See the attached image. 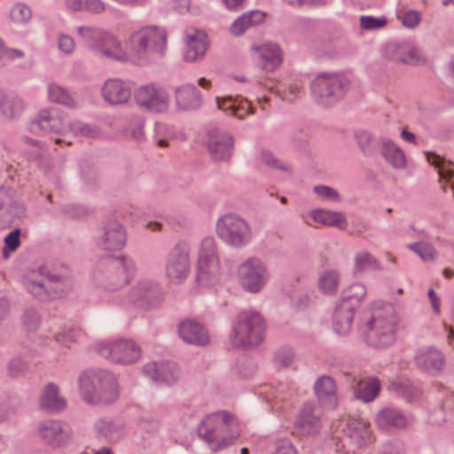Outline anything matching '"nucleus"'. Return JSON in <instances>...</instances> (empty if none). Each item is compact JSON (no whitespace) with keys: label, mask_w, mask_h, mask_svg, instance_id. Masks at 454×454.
I'll return each instance as SVG.
<instances>
[{"label":"nucleus","mask_w":454,"mask_h":454,"mask_svg":"<svg viewBox=\"0 0 454 454\" xmlns=\"http://www.w3.org/2000/svg\"><path fill=\"white\" fill-rule=\"evenodd\" d=\"M125 227L115 218L110 217L104 222L97 237V245L104 251H120L126 244Z\"/></svg>","instance_id":"a211bd4d"},{"label":"nucleus","mask_w":454,"mask_h":454,"mask_svg":"<svg viewBox=\"0 0 454 454\" xmlns=\"http://www.w3.org/2000/svg\"><path fill=\"white\" fill-rule=\"evenodd\" d=\"M100 356L119 364H132L141 356L140 347L131 340H119L97 347Z\"/></svg>","instance_id":"ddd939ff"},{"label":"nucleus","mask_w":454,"mask_h":454,"mask_svg":"<svg viewBox=\"0 0 454 454\" xmlns=\"http://www.w3.org/2000/svg\"><path fill=\"white\" fill-rule=\"evenodd\" d=\"M272 454H297V451L290 440L279 439L275 442V450Z\"/></svg>","instance_id":"052dcab7"},{"label":"nucleus","mask_w":454,"mask_h":454,"mask_svg":"<svg viewBox=\"0 0 454 454\" xmlns=\"http://www.w3.org/2000/svg\"><path fill=\"white\" fill-rule=\"evenodd\" d=\"M408 248L416 253L423 261H434L437 255V251L430 243L415 242L408 245Z\"/></svg>","instance_id":"de8ad7c7"},{"label":"nucleus","mask_w":454,"mask_h":454,"mask_svg":"<svg viewBox=\"0 0 454 454\" xmlns=\"http://www.w3.org/2000/svg\"><path fill=\"white\" fill-rule=\"evenodd\" d=\"M10 15L12 21L16 23H26L30 20L32 12L25 4L18 3L12 8Z\"/></svg>","instance_id":"603ef678"},{"label":"nucleus","mask_w":454,"mask_h":454,"mask_svg":"<svg viewBox=\"0 0 454 454\" xmlns=\"http://www.w3.org/2000/svg\"><path fill=\"white\" fill-rule=\"evenodd\" d=\"M420 22V14L414 10L406 12L402 19V23L404 27L409 28H415Z\"/></svg>","instance_id":"e2e57ef3"},{"label":"nucleus","mask_w":454,"mask_h":454,"mask_svg":"<svg viewBox=\"0 0 454 454\" xmlns=\"http://www.w3.org/2000/svg\"><path fill=\"white\" fill-rule=\"evenodd\" d=\"M357 144L365 155H373L378 150L381 149L383 145V140H386V137H374L368 131H360L356 135Z\"/></svg>","instance_id":"58836bf2"},{"label":"nucleus","mask_w":454,"mask_h":454,"mask_svg":"<svg viewBox=\"0 0 454 454\" xmlns=\"http://www.w3.org/2000/svg\"><path fill=\"white\" fill-rule=\"evenodd\" d=\"M261 159L265 166L275 170H288L287 167H286L271 152L268 150L262 149L261 151Z\"/></svg>","instance_id":"6e6d98bb"},{"label":"nucleus","mask_w":454,"mask_h":454,"mask_svg":"<svg viewBox=\"0 0 454 454\" xmlns=\"http://www.w3.org/2000/svg\"><path fill=\"white\" fill-rule=\"evenodd\" d=\"M426 158L427 162L436 170H451L449 167L454 166L451 160H447L434 152H427Z\"/></svg>","instance_id":"864d4df0"},{"label":"nucleus","mask_w":454,"mask_h":454,"mask_svg":"<svg viewBox=\"0 0 454 454\" xmlns=\"http://www.w3.org/2000/svg\"><path fill=\"white\" fill-rule=\"evenodd\" d=\"M20 230L15 229L14 231H11L4 238V254H5L6 249H8L10 251H15L20 247Z\"/></svg>","instance_id":"680f3d73"},{"label":"nucleus","mask_w":454,"mask_h":454,"mask_svg":"<svg viewBox=\"0 0 454 454\" xmlns=\"http://www.w3.org/2000/svg\"><path fill=\"white\" fill-rule=\"evenodd\" d=\"M38 273L42 279L27 278L25 286L28 293L40 301H50L61 298L73 286L72 270L66 265L48 270L41 267Z\"/></svg>","instance_id":"f257e3e1"},{"label":"nucleus","mask_w":454,"mask_h":454,"mask_svg":"<svg viewBox=\"0 0 454 454\" xmlns=\"http://www.w3.org/2000/svg\"><path fill=\"white\" fill-rule=\"evenodd\" d=\"M27 369V363L20 356L12 358L7 366L9 375L13 378L24 374Z\"/></svg>","instance_id":"5fc2aeb1"},{"label":"nucleus","mask_w":454,"mask_h":454,"mask_svg":"<svg viewBox=\"0 0 454 454\" xmlns=\"http://www.w3.org/2000/svg\"><path fill=\"white\" fill-rule=\"evenodd\" d=\"M178 333L184 341L196 346H205L210 340L207 330L200 323L192 319L179 324Z\"/></svg>","instance_id":"b1692460"},{"label":"nucleus","mask_w":454,"mask_h":454,"mask_svg":"<svg viewBox=\"0 0 454 454\" xmlns=\"http://www.w3.org/2000/svg\"><path fill=\"white\" fill-rule=\"evenodd\" d=\"M345 434L359 449L366 448L373 442L370 424L363 419H349L346 423Z\"/></svg>","instance_id":"5701e85b"},{"label":"nucleus","mask_w":454,"mask_h":454,"mask_svg":"<svg viewBox=\"0 0 454 454\" xmlns=\"http://www.w3.org/2000/svg\"><path fill=\"white\" fill-rule=\"evenodd\" d=\"M101 93L103 98L111 105H122L132 95V83L121 79H108L105 82Z\"/></svg>","instance_id":"412c9836"},{"label":"nucleus","mask_w":454,"mask_h":454,"mask_svg":"<svg viewBox=\"0 0 454 454\" xmlns=\"http://www.w3.org/2000/svg\"><path fill=\"white\" fill-rule=\"evenodd\" d=\"M355 309L346 304L336 305L333 312V328L339 334H347L351 329V325L354 318Z\"/></svg>","instance_id":"f704fd0d"},{"label":"nucleus","mask_w":454,"mask_h":454,"mask_svg":"<svg viewBox=\"0 0 454 454\" xmlns=\"http://www.w3.org/2000/svg\"><path fill=\"white\" fill-rule=\"evenodd\" d=\"M383 158L395 168H403L406 166L404 152L391 139L383 140L380 149Z\"/></svg>","instance_id":"e433bc0d"},{"label":"nucleus","mask_w":454,"mask_h":454,"mask_svg":"<svg viewBox=\"0 0 454 454\" xmlns=\"http://www.w3.org/2000/svg\"><path fill=\"white\" fill-rule=\"evenodd\" d=\"M130 43L140 58L149 52L161 58L167 43V33L156 26L143 27L131 35Z\"/></svg>","instance_id":"9d476101"},{"label":"nucleus","mask_w":454,"mask_h":454,"mask_svg":"<svg viewBox=\"0 0 454 454\" xmlns=\"http://www.w3.org/2000/svg\"><path fill=\"white\" fill-rule=\"evenodd\" d=\"M219 237L227 244L240 247L251 239V231L247 223L233 214L220 218L216 224Z\"/></svg>","instance_id":"f8f14e48"},{"label":"nucleus","mask_w":454,"mask_h":454,"mask_svg":"<svg viewBox=\"0 0 454 454\" xmlns=\"http://www.w3.org/2000/svg\"><path fill=\"white\" fill-rule=\"evenodd\" d=\"M78 32L89 47L100 51L106 58L121 62L128 59L121 43L112 34L90 27H80Z\"/></svg>","instance_id":"0eeeda50"},{"label":"nucleus","mask_w":454,"mask_h":454,"mask_svg":"<svg viewBox=\"0 0 454 454\" xmlns=\"http://www.w3.org/2000/svg\"><path fill=\"white\" fill-rule=\"evenodd\" d=\"M59 48L65 53H71L74 48L73 38L67 35H61L59 37Z\"/></svg>","instance_id":"774afa93"},{"label":"nucleus","mask_w":454,"mask_h":454,"mask_svg":"<svg viewBox=\"0 0 454 454\" xmlns=\"http://www.w3.org/2000/svg\"><path fill=\"white\" fill-rule=\"evenodd\" d=\"M48 98L51 102L68 108H74L76 102L71 93L64 87L51 82L48 84Z\"/></svg>","instance_id":"ea45409f"},{"label":"nucleus","mask_w":454,"mask_h":454,"mask_svg":"<svg viewBox=\"0 0 454 454\" xmlns=\"http://www.w3.org/2000/svg\"><path fill=\"white\" fill-rule=\"evenodd\" d=\"M265 328V322L258 312H239L232 328L234 344L242 347L257 346L263 340Z\"/></svg>","instance_id":"423d86ee"},{"label":"nucleus","mask_w":454,"mask_h":454,"mask_svg":"<svg viewBox=\"0 0 454 454\" xmlns=\"http://www.w3.org/2000/svg\"><path fill=\"white\" fill-rule=\"evenodd\" d=\"M238 273L243 288L252 294L262 290L269 279L265 265L255 257L248 258L240 264Z\"/></svg>","instance_id":"4468645a"},{"label":"nucleus","mask_w":454,"mask_h":454,"mask_svg":"<svg viewBox=\"0 0 454 454\" xmlns=\"http://www.w3.org/2000/svg\"><path fill=\"white\" fill-rule=\"evenodd\" d=\"M134 262L125 256L112 259L98 275L101 286L108 291H116L129 283L135 275Z\"/></svg>","instance_id":"6e6552de"},{"label":"nucleus","mask_w":454,"mask_h":454,"mask_svg":"<svg viewBox=\"0 0 454 454\" xmlns=\"http://www.w3.org/2000/svg\"><path fill=\"white\" fill-rule=\"evenodd\" d=\"M206 41L207 34L201 30H195L192 35H187L184 59L186 62H194L201 59L207 50Z\"/></svg>","instance_id":"c85d7f7f"},{"label":"nucleus","mask_w":454,"mask_h":454,"mask_svg":"<svg viewBox=\"0 0 454 454\" xmlns=\"http://www.w3.org/2000/svg\"><path fill=\"white\" fill-rule=\"evenodd\" d=\"M143 372L153 381L167 384L175 382L179 376L177 366L170 362L148 363L144 366Z\"/></svg>","instance_id":"a878e982"},{"label":"nucleus","mask_w":454,"mask_h":454,"mask_svg":"<svg viewBox=\"0 0 454 454\" xmlns=\"http://www.w3.org/2000/svg\"><path fill=\"white\" fill-rule=\"evenodd\" d=\"M247 18V22L250 23L252 27L257 26L264 22L266 14L265 12L260 10H252L245 13Z\"/></svg>","instance_id":"338daca9"},{"label":"nucleus","mask_w":454,"mask_h":454,"mask_svg":"<svg viewBox=\"0 0 454 454\" xmlns=\"http://www.w3.org/2000/svg\"><path fill=\"white\" fill-rule=\"evenodd\" d=\"M398 317L391 304L374 308L364 332V341L373 348H383L395 340Z\"/></svg>","instance_id":"7ed1b4c3"},{"label":"nucleus","mask_w":454,"mask_h":454,"mask_svg":"<svg viewBox=\"0 0 454 454\" xmlns=\"http://www.w3.org/2000/svg\"><path fill=\"white\" fill-rule=\"evenodd\" d=\"M308 134L302 129H299L293 134L292 142L294 146L301 151H305L308 147Z\"/></svg>","instance_id":"0e129e2a"},{"label":"nucleus","mask_w":454,"mask_h":454,"mask_svg":"<svg viewBox=\"0 0 454 454\" xmlns=\"http://www.w3.org/2000/svg\"><path fill=\"white\" fill-rule=\"evenodd\" d=\"M25 215L23 204L12 200L10 192L0 188V217H5L12 222L15 218H21Z\"/></svg>","instance_id":"473e14b6"},{"label":"nucleus","mask_w":454,"mask_h":454,"mask_svg":"<svg viewBox=\"0 0 454 454\" xmlns=\"http://www.w3.org/2000/svg\"><path fill=\"white\" fill-rule=\"evenodd\" d=\"M376 423L379 428L389 431L392 429H402L406 427L408 419L401 411L395 408L387 407L378 412Z\"/></svg>","instance_id":"7c9ffc66"},{"label":"nucleus","mask_w":454,"mask_h":454,"mask_svg":"<svg viewBox=\"0 0 454 454\" xmlns=\"http://www.w3.org/2000/svg\"><path fill=\"white\" fill-rule=\"evenodd\" d=\"M387 24V19L385 16L374 17L370 15H362L359 19V25L363 30L373 31L385 27Z\"/></svg>","instance_id":"8fccbe9b"},{"label":"nucleus","mask_w":454,"mask_h":454,"mask_svg":"<svg viewBox=\"0 0 454 454\" xmlns=\"http://www.w3.org/2000/svg\"><path fill=\"white\" fill-rule=\"evenodd\" d=\"M321 409L312 403L302 405L295 420V428L303 435H313L321 427Z\"/></svg>","instance_id":"6ab92c4d"},{"label":"nucleus","mask_w":454,"mask_h":454,"mask_svg":"<svg viewBox=\"0 0 454 454\" xmlns=\"http://www.w3.org/2000/svg\"><path fill=\"white\" fill-rule=\"evenodd\" d=\"M366 295V288L361 283H354L344 289L338 303L346 304L352 309H356Z\"/></svg>","instance_id":"4c0bfd02"},{"label":"nucleus","mask_w":454,"mask_h":454,"mask_svg":"<svg viewBox=\"0 0 454 454\" xmlns=\"http://www.w3.org/2000/svg\"><path fill=\"white\" fill-rule=\"evenodd\" d=\"M349 89L348 80L340 74L320 73L310 83L314 101L320 106L332 107L341 99Z\"/></svg>","instance_id":"39448f33"},{"label":"nucleus","mask_w":454,"mask_h":454,"mask_svg":"<svg viewBox=\"0 0 454 454\" xmlns=\"http://www.w3.org/2000/svg\"><path fill=\"white\" fill-rule=\"evenodd\" d=\"M190 248L187 243L178 242L168 253L165 270L167 277L174 283L184 281L190 271Z\"/></svg>","instance_id":"2eb2a0df"},{"label":"nucleus","mask_w":454,"mask_h":454,"mask_svg":"<svg viewBox=\"0 0 454 454\" xmlns=\"http://www.w3.org/2000/svg\"><path fill=\"white\" fill-rule=\"evenodd\" d=\"M175 99L178 109L192 111L199 109L202 105L200 90L192 83H185L175 89Z\"/></svg>","instance_id":"bb28decb"},{"label":"nucleus","mask_w":454,"mask_h":454,"mask_svg":"<svg viewBox=\"0 0 454 454\" xmlns=\"http://www.w3.org/2000/svg\"><path fill=\"white\" fill-rule=\"evenodd\" d=\"M40 407L50 412H59L67 407V402L59 395V389L54 383L45 386L40 398Z\"/></svg>","instance_id":"2f4dec72"},{"label":"nucleus","mask_w":454,"mask_h":454,"mask_svg":"<svg viewBox=\"0 0 454 454\" xmlns=\"http://www.w3.org/2000/svg\"><path fill=\"white\" fill-rule=\"evenodd\" d=\"M252 50L257 58V66L267 72L274 71L282 63V51L277 43L267 42L253 46Z\"/></svg>","instance_id":"4be33fe9"},{"label":"nucleus","mask_w":454,"mask_h":454,"mask_svg":"<svg viewBox=\"0 0 454 454\" xmlns=\"http://www.w3.org/2000/svg\"><path fill=\"white\" fill-rule=\"evenodd\" d=\"M28 129L36 136H44L49 133L65 134L70 129V120L58 108L43 109L36 118L29 122Z\"/></svg>","instance_id":"9b49d317"},{"label":"nucleus","mask_w":454,"mask_h":454,"mask_svg":"<svg viewBox=\"0 0 454 454\" xmlns=\"http://www.w3.org/2000/svg\"><path fill=\"white\" fill-rule=\"evenodd\" d=\"M218 109L230 114L231 115L243 120L246 115L254 114L251 103L247 99L238 98L232 96L216 98Z\"/></svg>","instance_id":"c756f323"},{"label":"nucleus","mask_w":454,"mask_h":454,"mask_svg":"<svg viewBox=\"0 0 454 454\" xmlns=\"http://www.w3.org/2000/svg\"><path fill=\"white\" fill-rule=\"evenodd\" d=\"M314 391L317 398L333 406L337 403L336 384L334 380L327 375L319 377L314 384Z\"/></svg>","instance_id":"72a5a7b5"},{"label":"nucleus","mask_w":454,"mask_h":454,"mask_svg":"<svg viewBox=\"0 0 454 454\" xmlns=\"http://www.w3.org/2000/svg\"><path fill=\"white\" fill-rule=\"evenodd\" d=\"M134 98L137 104L145 109L161 113L168 109L169 96L166 89L156 86L154 83H149L140 86L134 92Z\"/></svg>","instance_id":"dca6fc26"},{"label":"nucleus","mask_w":454,"mask_h":454,"mask_svg":"<svg viewBox=\"0 0 454 454\" xmlns=\"http://www.w3.org/2000/svg\"><path fill=\"white\" fill-rule=\"evenodd\" d=\"M198 434L213 450H219L232 444L239 436L238 420L228 411H217L200 422Z\"/></svg>","instance_id":"f03ea898"},{"label":"nucleus","mask_w":454,"mask_h":454,"mask_svg":"<svg viewBox=\"0 0 454 454\" xmlns=\"http://www.w3.org/2000/svg\"><path fill=\"white\" fill-rule=\"evenodd\" d=\"M75 135H79L88 138H95L99 136L100 130L95 124H87L80 121L71 122L70 129Z\"/></svg>","instance_id":"09e8293b"},{"label":"nucleus","mask_w":454,"mask_h":454,"mask_svg":"<svg viewBox=\"0 0 454 454\" xmlns=\"http://www.w3.org/2000/svg\"><path fill=\"white\" fill-rule=\"evenodd\" d=\"M207 146L215 161H228L233 153L234 138L225 129L214 127L207 133Z\"/></svg>","instance_id":"f3484780"},{"label":"nucleus","mask_w":454,"mask_h":454,"mask_svg":"<svg viewBox=\"0 0 454 454\" xmlns=\"http://www.w3.org/2000/svg\"><path fill=\"white\" fill-rule=\"evenodd\" d=\"M427 62V59L420 50L412 42H410L408 51H406L405 61L403 64L419 67L426 65Z\"/></svg>","instance_id":"3c124183"},{"label":"nucleus","mask_w":454,"mask_h":454,"mask_svg":"<svg viewBox=\"0 0 454 454\" xmlns=\"http://www.w3.org/2000/svg\"><path fill=\"white\" fill-rule=\"evenodd\" d=\"M311 217L317 223L335 227L341 231H345L348 227L346 216L342 212L340 211L317 209L312 211Z\"/></svg>","instance_id":"c9c22d12"},{"label":"nucleus","mask_w":454,"mask_h":454,"mask_svg":"<svg viewBox=\"0 0 454 454\" xmlns=\"http://www.w3.org/2000/svg\"><path fill=\"white\" fill-rule=\"evenodd\" d=\"M252 27L250 23L247 22V18L245 13L237 18L230 27V32L231 35L235 36L241 35L245 33V31Z\"/></svg>","instance_id":"13d9d810"},{"label":"nucleus","mask_w":454,"mask_h":454,"mask_svg":"<svg viewBox=\"0 0 454 454\" xmlns=\"http://www.w3.org/2000/svg\"><path fill=\"white\" fill-rule=\"evenodd\" d=\"M380 382L376 379L368 381H361L355 391L356 399L362 400L365 403L372 402L379 394Z\"/></svg>","instance_id":"37998d69"},{"label":"nucleus","mask_w":454,"mask_h":454,"mask_svg":"<svg viewBox=\"0 0 454 454\" xmlns=\"http://www.w3.org/2000/svg\"><path fill=\"white\" fill-rule=\"evenodd\" d=\"M315 192L321 198L328 199L333 201L339 200V194L338 192L329 187L325 185H318L314 187Z\"/></svg>","instance_id":"69168bd1"},{"label":"nucleus","mask_w":454,"mask_h":454,"mask_svg":"<svg viewBox=\"0 0 454 454\" xmlns=\"http://www.w3.org/2000/svg\"><path fill=\"white\" fill-rule=\"evenodd\" d=\"M378 260L368 252H360L355 257V270L364 271L365 270H379Z\"/></svg>","instance_id":"49530a36"},{"label":"nucleus","mask_w":454,"mask_h":454,"mask_svg":"<svg viewBox=\"0 0 454 454\" xmlns=\"http://www.w3.org/2000/svg\"><path fill=\"white\" fill-rule=\"evenodd\" d=\"M38 429L43 441L53 447L65 444L72 434L68 425L58 420L43 421Z\"/></svg>","instance_id":"aec40b11"},{"label":"nucleus","mask_w":454,"mask_h":454,"mask_svg":"<svg viewBox=\"0 0 454 454\" xmlns=\"http://www.w3.org/2000/svg\"><path fill=\"white\" fill-rule=\"evenodd\" d=\"M409 43L410 41L406 40L388 42L384 47L383 55L391 61L403 64L405 61Z\"/></svg>","instance_id":"a19ab883"},{"label":"nucleus","mask_w":454,"mask_h":454,"mask_svg":"<svg viewBox=\"0 0 454 454\" xmlns=\"http://www.w3.org/2000/svg\"><path fill=\"white\" fill-rule=\"evenodd\" d=\"M340 274L335 270H327L318 278V288L325 294H333L338 289Z\"/></svg>","instance_id":"79ce46f5"},{"label":"nucleus","mask_w":454,"mask_h":454,"mask_svg":"<svg viewBox=\"0 0 454 454\" xmlns=\"http://www.w3.org/2000/svg\"><path fill=\"white\" fill-rule=\"evenodd\" d=\"M79 384L82 399L90 404L111 403L119 397L116 379L107 371L82 372Z\"/></svg>","instance_id":"20e7f679"},{"label":"nucleus","mask_w":454,"mask_h":454,"mask_svg":"<svg viewBox=\"0 0 454 454\" xmlns=\"http://www.w3.org/2000/svg\"><path fill=\"white\" fill-rule=\"evenodd\" d=\"M219 273V257L215 240L211 237H206L200 245L197 281L204 286L212 285L218 280Z\"/></svg>","instance_id":"1a4fd4ad"},{"label":"nucleus","mask_w":454,"mask_h":454,"mask_svg":"<svg viewBox=\"0 0 454 454\" xmlns=\"http://www.w3.org/2000/svg\"><path fill=\"white\" fill-rule=\"evenodd\" d=\"M389 389L408 402L414 401L421 394L420 390L409 381L393 382L390 384Z\"/></svg>","instance_id":"a18cd8bd"},{"label":"nucleus","mask_w":454,"mask_h":454,"mask_svg":"<svg viewBox=\"0 0 454 454\" xmlns=\"http://www.w3.org/2000/svg\"><path fill=\"white\" fill-rule=\"evenodd\" d=\"M22 323L28 330H35L39 324V315L35 309H27L22 316Z\"/></svg>","instance_id":"bf43d9fd"},{"label":"nucleus","mask_w":454,"mask_h":454,"mask_svg":"<svg viewBox=\"0 0 454 454\" xmlns=\"http://www.w3.org/2000/svg\"><path fill=\"white\" fill-rule=\"evenodd\" d=\"M159 292L158 286L150 280H141L133 286L128 295V301L137 307L147 308Z\"/></svg>","instance_id":"393cba45"},{"label":"nucleus","mask_w":454,"mask_h":454,"mask_svg":"<svg viewBox=\"0 0 454 454\" xmlns=\"http://www.w3.org/2000/svg\"><path fill=\"white\" fill-rule=\"evenodd\" d=\"M0 110L6 118H14L22 110L21 99L17 97L2 95L0 97Z\"/></svg>","instance_id":"c03bdc74"},{"label":"nucleus","mask_w":454,"mask_h":454,"mask_svg":"<svg viewBox=\"0 0 454 454\" xmlns=\"http://www.w3.org/2000/svg\"><path fill=\"white\" fill-rule=\"evenodd\" d=\"M294 353L290 348H280L275 354V363L278 367L286 368L294 361Z\"/></svg>","instance_id":"4d7b16f0"},{"label":"nucleus","mask_w":454,"mask_h":454,"mask_svg":"<svg viewBox=\"0 0 454 454\" xmlns=\"http://www.w3.org/2000/svg\"><path fill=\"white\" fill-rule=\"evenodd\" d=\"M416 364L431 374L441 372L444 366L442 354L434 348H420L414 356Z\"/></svg>","instance_id":"cd10ccee"}]
</instances>
